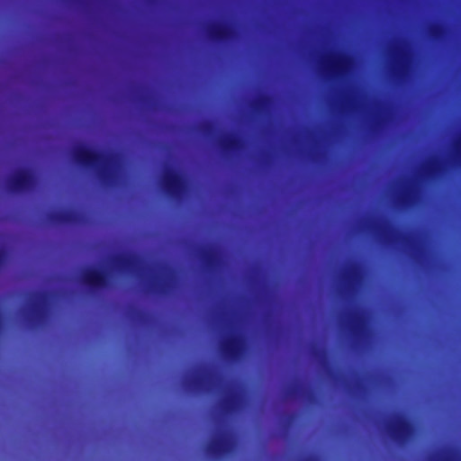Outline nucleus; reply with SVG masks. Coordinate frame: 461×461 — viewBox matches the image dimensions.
Returning a JSON list of instances; mask_svg holds the SVG:
<instances>
[{
  "label": "nucleus",
  "mask_w": 461,
  "mask_h": 461,
  "mask_svg": "<svg viewBox=\"0 0 461 461\" xmlns=\"http://www.w3.org/2000/svg\"><path fill=\"white\" fill-rule=\"evenodd\" d=\"M445 28L443 25L441 24H435L433 25L431 28H430V35L435 39V40H440L443 38V36L445 35Z\"/></svg>",
  "instance_id": "nucleus-23"
},
{
  "label": "nucleus",
  "mask_w": 461,
  "mask_h": 461,
  "mask_svg": "<svg viewBox=\"0 0 461 461\" xmlns=\"http://www.w3.org/2000/svg\"><path fill=\"white\" fill-rule=\"evenodd\" d=\"M230 446L229 438L226 436H221L210 442L207 447V451L211 456L220 457L229 452Z\"/></svg>",
  "instance_id": "nucleus-10"
},
{
  "label": "nucleus",
  "mask_w": 461,
  "mask_h": 461,
  "mask_svg": "<svg viewBox=\"0 0 461 461\" xmlns=\"http://www.w3.org/2000/svg\"><path fill=\"white\" fill-rule=\"evenodd\" d=\"M269 102H270V99L268 96L262 95V96L258 97L254 102V104H253L254 109L257 112H262L269 104Z\"/></svg>",
  "instance_id": "nucleus-22"
},
{
  "label": "nucleus",
  "mask_w": 461,
  "mask_h": 461,
  "mask_svg": "<svg viewBox=\"0 0 461 461\" xmlns=\"http://www.w3.org/2000/svg\"><path fill=\"white\" fill-rule=\"evenodd\" d=\"M171 285L169 282H164L162 284H156L153 283L151 285V289L154 293L160 294H167L168 291L170 290Z\"/></svg>",
  "instance_id": "nucleus-21"
},
{
  "label": "nucleus",
  "mask_w": 461,
  "mask_h": 461,
  "mask_svg": "<svg viewBox=\"0 0 461 461\" xmlns=\"http://www.w3.org/2000/svg\"><path fill=\"white\" fill-rule=\"evenodd\" d=\"M161 185L165 194L173 199L181 198L186 189L185 181L182 175L173 169L165 172Z\"/></svg>",
  "instance_id": "nucleus-3"
},
{
  "label": "nucleus",
  "mask_w": 461,
  "mask_h": 461,
  "mask_svg": "<svg viewBox=\"0 0 461 461\" xmlns=\"http://www.w3.org/2000/svg\"><path fill=\"white\" fill-rule=\"evenodd\" d=\"M73 158L79 167L95 170L103 184L111 185L114 181L115 174L110 167L114 157L103 160L104 156L100 152L82 144L75 149Z\"/></svg>",
  "instance_id": "nucleus-1"
},
{
  "label": "nucleus",
  "mask_w": 461,
  "mask_h": 461,
  "mask_svg": "<svg viewBox=\"0 0 461 461\" xmlns=\"http://www.w3.org/2000/svg\"><path fill=\"white\" fill-rule=\"evenodd\" d=\"M244 351L242 339L239 336H230L223 340L221 352L224 358L231 361L239 359Z\"/></svg>",
  "instance_id": "nucleus-6"
},
{
  "label": "nucleus",
  "mask_w": 461,
  "mask_h": 461,
  "mask_svg": "<svg viewBox=\"0 0 461 461\" xmlns=\"http://www.w3.org/2000/svg\"><path fill=\"white\" fill-rule=\"evenodd\" d=\"M48 301L49 294L47 293L40 292L35 294V299L31 303L29 309L31 321H40L44 318Z\"/></svg>",
  "instance_id": "nucleus-7"
},
{
  "label": "nucleus",
  "mask_w": 461,
  "mask_h": 461,
  "mask_svg": "<svg viewBox=\"0 0 461 461\" xmlns=\"http://www.w3.org/2000/svg\"><path fill=\"white\" fill-rule=\"evenodd\" d=\"M202 258L205 264V266L212 269L218 263V258L214 250L212 249H205L202 252Z\"/></svg>",
  "instance_id": "nucleus-17"
},
{
  "label": "nucleus",
  "mask_w": 461,
  "mask_h": 461,
  "mask_svg": "<svg viewBox=\"0 0 461 461\" xmlns=\"http://www.w3.org/2000/svg\"><path fill=\"white\" fill-rule=\"evenodd\" d=\"M82 283L92 291H99L108 287L109 277L103 270L89 269L83 274Z\"/></svg>",
  "instance_id": "nucleus-5"
},
{
  "label": "nucleus",
  "mask_w": 461,
  "mask_h": 461,
  "mask_svg": "<svg viewBox=\"0 0 461 461\" xmlns=\"http://www.w3.org/2000/svg\"><path fill=\"white\" fill-rule=\"evenodd\" d=\"M349 327L351 332L356 337L362 336L365 333L366 328L364 316L358 313L352 315L349 321Z\"/></svg>",
  "instance_id": "nucleus-14"
},
{
  "label": "nucleus",
  "mask_w": 461,
  "mask_h": 461,
  "mask_svg": "<svg viewBox=\"0 0 461 461\" xmlns=\"http://www.w3.org/2000/svg\"><path fill=\"white\" fill-rule=\"evenodd\" d=\"M349 59L344 55L330 57L324 62V69L332 76H342L348 68Z\"/></svg>",
  "instance_id": "nucleus-8"
},
{
  "label": "nucleus",
  "mask_w": 461,
  "mask_h": 461,
  "mask_svg": "<svg viewBox=\"0 0 461 461\" xmlns=\"http://www.w3.org/2000/svg\"><path fill=\"white\" fill-rule=\"evenodd\" d=\"M137 263L134 256H119L115 258V267L119 272L125 273L132 270Z\"/></svg>",
  "instance_id": "nucleus-13"
},
{
  "label": "nucleus",
  "mask_w": 461,
  "mask_h": 461,
  "mask_svg": "<svg viewBox=\"0 0 461 461\" xmlns=\"http://www.w3.org/2000/svg\"><path fill=\"white\" fill-rule=\"evenodd\" d=\"M443 461H455V460H454V457L451 455H449Z\"/></svg>",
  "instance_id": "nucleus-28"
},
{
  "label": "nucleus",
  "mask_w": 461,
  "mask_h": 461,
  "mask_svg": "<svg viewBox=\"0 0 461 461\" xmlns=\"http://www.w3.org/2000/svg\"><path fill=\"white\" fill-rule=\"evenodd\" d=\"M50 220L57 224L74 223L78 220V214L74 211L54 212L50 214Z\"/></svg>",
  "instance_id": "nucleus-11"
},
{
  "label": "nucleus",
  "mask_w": 461,
  "mask_h": 461,
  "mask_svg": "<svg viewBox=\"0 0 461 461\" xmlns=\"http://www.w3.org/2000/svg\"><path fill=\"white\" fill-rule=\"evenodd\" d=\"M387 432L393 442L399 445H405L414 434V426L403 415H398L396 421L387 426Z\"/></svg>",
  "instance_id": "nucleus-2"
},
{
  "label": "nucleus",
  "mask_w": 461,
  "mask_h": 461,
  "mask_svg": "<svg viewBox=\"0 0 461 461\" xmlns=\"http://www.w3.org/2000/svg\"><path fill=\"white\" fill-rule=\"evenodd\" d=\"M212 125H211V124H207V125L204 127V129H205V131H210L212 130Z\"/></svg>",
  "instance_id": "nucleus-29"
},
{
  "label": "nucleus",
  "mask_w": 461,
  "mask_h": 461,
  "mask_svg": "<svg viewBox=\"0 0 461 461\" xmlns=\"http://www.w3.org/2000/svg\"><path fill=\"white\" fill-rule=\"evenodd\" d=\"M359 276L358 267L357 266H353L348 268L344 274V279L348 285L354 284Z\"/></svg>",
  "instance_id": "nucleus-18"
},
{
  "label": "nucleus",
  "mask_w": 461,
  "mask_h": 461,
  "mask_svg": "<svg viewBox=\"0 0 461 461\" xmlns=\"http://www.w3.org/2000/svg\"><path fill=\"white\" fill-rule=\"evenodd\" d=\"M220 148L224 155H230L241 147L240 140L234 135H230L220 140Z\"/></svg>",
  "instance_id": "nucleus-12"
},
{
  "label": "nucleus",
  "mask_w": 461,
  "mask_h": 461,
  "mask_svg": "<svg viewBox=\"0 0 461 461\" xmlns=\"http://www.w3.org/2000/svg\"><path fill=\"white\" fill-rule=\"evenodd\" d=\"M397 57H398V59H397L396 72L399 76H403V75H405V73L407 71L406 55L404 52L399 51L397 53Z\"/></svg>",
  "instance_id": "nucleus-19"
},
{
  "label": "nucleus",
  "mask_w": 461,
  "mask_h": 461,
  "mask_svg": "<svg viewBox=\"0 0 461 461\" xmlns=\"http://www.w3.org/2000/svg\"><path fill=\"white\" fill-rule=\"evenodd\" d=\"M381 230L382 236L385 241H391V239L386 235V229L385 228H379Z\"/></svg>",
  "instance_id": "nucleus-25"
},
{
  "label": "nucleus",
  "mask_w": 461,
  "mask_h": 461,
  "mask_svg": "<svg viewBox=\"0 0 461 461\" xmlns=\"http://www.w3.org/2000/svg\"><path fill=\"white\" fill-rule=\"evenodd\" d=\"M400 203L403 206H410L414 204L417 201V193L413 187L406 188L401 194Z\"/></svg>",
  "instance_id": "nucleus-16"
},
{
  "label": "nucleus",
  "mask_w": 461,
  "mask_h": 461,
  "mask_svg": "<svg viewBox=\"0 0 461 461\" xmlns=\"http://www.w3.org/2000/svg\"><path fill=\"white\" fill-rule=\"evenodd\" d=\"M323 353H324V352H323L322 350L318 349V350H316V351L314 352V356H315L316 357L320 358V357H321L323 356Z\"/></svg>",
  "instance_id": "nucleus-26"
},
{
  "label": "nucleus",
  "mask_w": 461,
  "mask_h": 461,
  "mask_svg": "<svg viewBox=\"0 0 461 461\" xmlns=\"http://www.w3.org/2000/svg\"><path fill=\"white\" fill-rule=\"evenodd\" d=\"M456 160L458 165H461V142L456 146Z\"/></svg>",
  "instance_id": "nucleus-24"
},
{
  "label": "nucleus",
  "mask_w": 461,
  "mask_h": 461,
  "mask_svg": "<svg viewBox=\"0 0 461 461\" xmlns=\"http://www.w3.org/2000/svg\"><path fill=\"white\" fill-rule=\"evenodd\" d=\"M441 173H442V168L437 161L430 162L426 167V175L429 177L435 178V177L440 176Z\"/></svg>",
  "instance_id": "nucleus-20"
},
{
  "label": "nucleus",
  "mask_w": 461,
  "mask_h": 461,
  "mask_svg": "<svg viewBox=\"0 0 461 461\" xmlns=\"http://www.w3.org/2000/svg\"><path fill=\"white\" fill-rule=\"evenodd\" d=\"M239 397L236 393L226 396L221 402V408L224 413H232L238 406Z\"/></svg>",
  "instance_id": "nucleus-15"
},
{
  "label": "nucleus",
  "mask_w": 461,
  "mask_h": 461,
  "mask_svg": "<svg viewBox=\"0 0 461 461\" xmlns=\"http://www.w3.org/2000/svg\"><path fill=\"white\" fill-rule=\"evenodd\" d=\"M233 31L227 25L218 23L209 28L208 36L216 43H224L233 39Z\"/></svg>",
  "instance_id": "nucleus-9"
},
{
  "label": "nucleus",
  "mask_w": 461,
  "mask_h": 461,
  "mask_svg": "<svg viewBox=\"0 0 461 461\" xmlns=\"http://www.w3.org/2000/svg\"><path fill=\"white\" fill-rule=\"evenodd\" d=\"M34 183V176L31 170L21 169L11 177L8 186L11 192L20 194L28 191Z\"/></svg>",
  "instance_id": "nucleus-4"
},
{
  "label": "nucleus",
  "mask_w": 461,
  "mask_h": 461,
  "mask_svg": "<svg viewBox=\"0 0 461 461\" xmlns=\"http://www.w3.org/2000/svg\"><path fill=\"white\" fill-rule=\"evenodd\" d=\"M192 384H194V385H197L198 384H200V378L195 377V378L192 381Z\"/></svg>",
  "instance_id": "nucleus-27"
}]
</instances>
